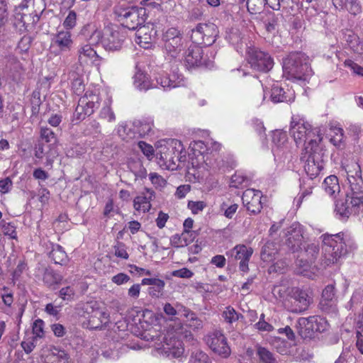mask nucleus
<instances>
[{"label": "nucleus", "mask_w": 363, "mask_h": 363, "mask_svg": "<svg viewBox=\"0 0 363 363\" xmlns=\"http://www.w3.org/2000/svg\"><path fill=\"white\" fill-rule=\"evenodd\" d=\"M349 189L344 200H338L335 204V212L341 220L347 219L351 215L363 211V179H350Z\"/></svg>", "instance_id": "obj_1"}, {"label": "nucleus", "mask_w": 363, "mask_h": 363, "mask_svg": "<svg viewBox=\"0 0 363 363\" xmlns=\"http://www.w3.org/2000/svg\"><path fill=\"white\" fill-rule=\"evenodd\" d=\"M283 72L289 79L306 81L313 75L308 57L301 52H294L283 60Z\"/></svg>", "instance_id": "obj_2"}, {"label": "nucleus", "mask_w": 363, "mask_h": 363, "mask_svg": "<svg viewBox=\"0 0 363 363\" xmlns=\"http://www.w3.org/2000/svg\"><path fill=\"white\" fill-rule=\"evenodd\" d=\"M323 238L322 264L324 267L338 262L347 253L346 240L342 233L335 235L325 234Z\"/></svg>", "instance_id": "obj_3"}, {"label": "nucleus", "mask_w": 363, "mask_h": 363, "mask_svg": "<svg viewBox=\"0 0 363 363\" xmlns=\"http://www.w3.org/2000/svg\"><path fill=\"white\" fill-rule=\"evenodd\" d=\"M113 13L121 25L129 30H138V38L145 28L146 10L143 7L116 6Z\"/></svg>", "instance_id": "obj_4"}, {"label": "nucleus", "mask_w": 363, "mask_h": 363, "mask_svg": "<svg viewBox=\"0 0 363 363\" xmlns=\"http://www.w3.org/2000/svg\"><path fill=\"white\" fill-rule=\"evenodd\" d=\"M154 333L155 335L152 334V331L146 332L142 334V337L147 342H154L155 348L167 356L176 357L183 353L181 342L175 335L168 333L167 335H158L156 331Z\"/></svg>", "instance_id": "obj_5"}, {"label": "nucleus", "mask_w": 363, "mask_h": 363, "mask_svg": "<svg viewBox=\"0 0 363 363\" xmlns=\"http://www.w3.org/2000/svg\"><path fill=\"white\" fill-rule=\"evenodd\" d=\"M290 134L294 139L297 145H305L308 141V149L318 145L321 139L317 135V131L311 128V125L303 119L293 116L290 125Z\"/></svg>", "instance_id": "obj_6"}, {"label": "nucleus", "mask_w": 363, "mask_h": 363, "mask_svg": "<svg viewBox=\"0 0 363 363\" xmlns=\"http://www.w3.org/2000/svg\"><path fill=\"white\" fill-rule=\"evenodd\" d=\"M304 152L301 153V160L305 161L304 169L310 179L318 177L324 167L325 152L320 147L315 145L308 149L305 147Z\"/></svg>", "instance_id": "obj_7"}, {"label": "nucleus", "mask_w": 363, "mask_h": 363, "mask_svg": "<svg viewBox=\"0 0 363 363\" xmlns=\"http://www.w3.org/2000/svg\"><path fill=\"white\" fill-rule=\"evenodd\" d=\"M313 302L308 293L298 287L292 288L284 301L286 309L294 313H301L309 308Z\"/></svg>", "instance_id": "obj_8"}, {"label": "nucleus", "mask_w": 363, "mask_h": 363, "mask_svg": "<svg viewBox=\"0 0 363 363\" xmlns=\"http://www.w3.org/2000/svg\"><path fill=\"white\" fill-rule=\"evenodd\" d=\"M297 324L299 327L298 333L304 339L313 338L316 333H323L329 328L327 320L318 315L300 318Z\"/></svg>", "instance_id": "obj_9"}, {"label": "nucleus", "mask_w": 363, "mask_h": 363, "mask_svg": "<svg viewBox=\"0 0 363 363\" xmlns=\"http://www.w3.org/2000/svg\"><path fill=\"white\" fill-rule=\"evenodd\" d=\"M218 33V27L213 23H198L191 30V40L194 45L210 46L215 43Z\"/></svg>", "instance_id": "obj_10"}, {"label": "nucleus", "mask_w": 363, "mask_h": 363, "mask_svg": "<svg viewBox=\"0 0 363 363\" xmlns=\"http://www.w3.org/2000/svg\"><path fill=\"white\" fill-rule=\"evenodd\" d=\"M162 40L166 52L173 58L178 57L186 47L182 33L175 28H169L163 34Z\"/></svg>", "instance_id": "obj_11"}, {"label": "nucleus", "mask_w": 363, "mask_h": 363, "mask_svg": "<svg viewBox=\"0 0 363 363\" xmlns=\"http://www.w3.org/2000/svg\"><path fill=\"white\" fill-rule=\"evenodd\" d=\"M246 55L248 63L255 70L268 72L274 66V60L271 55L258 48L248 47Z\"/></svg>", "instance_id": "obj_12"}, {"label": "nucleus", "mask_w": 363, "mask_h": 363, "mask_svg": "<svg viewBox=\"0 0 363 363\" xmlns=\"http://www.w3.org/2000/svg\"><path fill=\"white\" fill-rule=\"evenodd\" d=\"M167 145L161 146L160 152L157 154V158L163 162L168 169H177V165L176 162V157L174 155V149L177 151L183 150L184 147L182 143L178 140H171L167 143Z\"/></svg>", "instance_id": "obj_13"}, {"label": "nucleus", "mask_w": 363, "mask_h": 363, "mask_svg": "<svg viewBox=\"0 0 363 363\" xmlns=\"http://www.w3.org/2000/svg\"><path fill=\"white\" fill-rule=\"evenodd\" d=\"M184 63L187 69L196 67H208L210 61H208L203 55V50L201 47L196 45H190L184 55Z\"/></svg>", "instance_id": "obj_14"}, {"label": "nucleus", "mask_w": 363, "mask_h": 363, "mask_svg": "<svg viewBox=\"0 0 363 363\" xmlns=\"http://www.w3.org/2000/svg\"><path fill=\"white\" fill-rule=\"evenodd\" d=\"M99 107V96L95 94L86 93L78 101L74 111L76 119L82 121L86 116H91L96 108Z\"/></svg>", "instance_id": "obj_15"}, {"label": "nucleus", "mask_w": 363, "mask_h": 363, "mask_svg": "<svg viewBox=\"0 0 363 363\" xmlns=\"http://www.w3.org/2000/svg\"><path fill=\"white\" fill-rule=\"evenodd\" d=\"M285 245L292 252L301 249L303 242V229L299 223H294L284 230Z\"/></svg>", "instance_id": "obj_16"}, {"label": "nucleus", "mask_w": 363, "mask_h": 363, "mask_svg": "<svg viewBox=\"0 0 363 363\" xmlns=\"http://www.w3.org/2000/svg\"><path fill=\"white\" fill-rule=\"evenodd\" d=\"M206 342L211 350L223 357H228L230 354V348L227 343V339L219 330H216L208 335Z\"/></svg>", "instance_id": "obj_17"}, {"label": "nucleus", "mask_w": 363, "mask_h": 363, "mask_svg": "<svg viewBox=\"0 0 363 363\" xmlns=\"http://www.w3.org/2000/svg\"><path fill=\"white\" fill-rule=\"evenodd\" d=\"M262 196L260 191L253 189H247L243 192L242 203L250 213L256 215L260 213L262 208Z\"/></svg>", "instance_id": "obj_18"}, {"label": "nucleus", "mask_w": 363, "mask_h": 363, "mask_svg": "<svg viewBox=\"0 0 363 363\" xmlns=\"http://www.w3.org/2000/svg\"><path fill=\"white\" fill-rule=\"evenodd\" d=\"M35 276L43 277L45 285L50 289H55L63 279L60 274L55 272L50 267L40 263L35 268Z\"/></svg>", "instance_id": "obj_19"}, {"label": "nucleus", "mask_w": 363, "mask_h": 363, "mask_svg": "<svg viewBox=\"0 0 363 363\" xmlns=\"http://www.w3.org/2000/svg\"><path fill=\"white\" fill-rule=\"evenodd\" d=\"M190 147L197 160L196 162L192 161L193 166L199 167L203 163H205L208 167L213 165V162L208 156L211 150L208 144H206L201 140H198L191 143Z\"/></svg>", "instance_id": "obj_20"}, {"label": "nucleus", "mask_w": 363, "mask_h": 363, "mask_svg": "<svg viewBox=\"0 0 363 363\" xmlns=\"http://www.w3.org/2000/svg\"><path fill=\"white\" fill-rule=\"evenodd\" d=\"M253 253L252 247L244 245H238L230 251L227 252L228 255L234 256L235 259L240 260L239 268L243 272L249 270L248 263Z\"/></svg>", "instance_id": "obj_21"}, {"label": "nucleus", "mask_w": 363, "mask_h": 363, "mask_svg": "<svg viewBox=\"0 0 363 363\" xmlns=\"http://www.w3.org/2000/svg\"><path fill=\"white\" fill-rule=\"evenodd\" d=\"M183 75L176 70H172L171 73L164 72L158 73L155 77L157 84L164 89H170L180 86L183 84Z\"/></svg>", "instance_id": "obj_22"}, {"label": "nucleus", "mask_w": 363, "mask_h": 363, "mask_svg": "<svg viewBox=\"0 0 363 363\" xmlns=\"http://www.w3.org/2000/svg\"><path fill=\"white\" fill-rule=\"evenodd\" d=\"M123 40L124 35L123 34L118 30H113L104 37L102 43L106 50L113 51L121 48Z\"/></svg>", "instance_id": "obj_23"}, {"label": "nucleus", "mask_w": 363, "mask_h": 363, "mask_svg": "<svg viewBox=\"0 0 363 363\" xmlns=\"http://www.w3.org/2000/svg\"><path fill=\"white\" fill-rule=\"evenodd\" d=\"M52 43L62 52L69 50L73 44L70 32L67 30L59 31L52 38Z\"/></svg>", "instance_id": "obj_24"}, {"label": "nucleus", "mask_w": 363, "mask_h": 363, "mask_svg": "<svg viewBox=\"0 0 363 363\" xmlns=\"http://www.w3.org/2000/svg\"><path fill=\"white\" fill-rule=\"evenodd\" d=\"M294 98V92L291 89L285 91L278 85H274L272 88L271 99L274 103L291 102Z\"/></svg>", "instance_id": "obj_25"}, {"label": "nucleus", "mask_w": 363, "mask_h": 363, "mask_svg": "<svg viewBox=\"0 0 363 363\" xmlns=\"http://www.w3.org/2000/svg\"><path fill=\"white\" fill-rule=\"evenodd\" d=\"M146 193L143 196H136L133 201V206L136 211H148L150 208V201L155 198L154 191L146 189Z\"/></svg>", "instance_id": "obj_26"}, {"label": "nucleus", "mask_w": 363, "mask_h": 363, "mask_svg": "<svg viewBox=\"0 0 363 363\" xmlns=\"http://www.w3.org/2000/svg\"><path fill=\"white\" fill-rule=\"evenodd\" d=\"M334 6L340 10L345 9L351 14L357 15L361 12V6L358 0H332Z\"/></svg>", "instance_id": "obj_27"}, {"label": "nucleus", "mask_w": 363, "mask_h": 363, "mask_svg": "<svg viewBox=\"0 0 363 363\" xmlns=\"http://www.w3.org/2000/svg\"><path fill=\"white\" fill-rule=\"evenodd\" d=\"M320 247L316 243H309L304 246V249L301 251V257L306 259L307 263L312 264L315 261L319 255Z\"/></svg>", "instance_id": "obj_28"}, {"label": "nucleus", "mask_w": 363, "mask_h": 363, "mask_svg": "<svg viewBox=\"0 0 363 363\" xmlns=\"http://www.w3.org/2000/svg\"><path fill=\"white\" fill-rule=\"evenodd\" d=\"M9 77L17 84L21 82L22 79V66L20 61L15 57H11L9 62Z\"/></svg>", "instance_id": "obj_29"}, {"label": "nucleus", "mask_w": 363, "mask_h": 363, "mask_svg": "<svg viewBox=\"0 0 363 363\" xmlns=\"http://www.w3.org/2000/svg\"><path fill=\"white\" fill-rule=\"evenodd\" d=\"M322 186L325 191L331 196H335L340 191L338 179L335 175L326 177Z\"/></svg>", "instance_id": "obj_30"}, {"label": "nucleus", "mask_w": 363, "mask_h": 363, "mask_svg": "<svg viewBox=\"0 0 363 363\" xmlns=\"http://www.w3.org/2000/svg\"><path fill=\"white\" fill-rule=\"evenodd\" d=\"M50 258L56 264L65 265L68 262V256L60 245H55L49 253Z\"/></svg>", "instance_id": "obj_31"}, {"label": "nucleus", "mask_w": 363, "mask_h": 363, "mask_svg": "<svg viewBox=\"0 0 363 363\" xmlns=\"http://www.w3.org/2000/svg\"><path fill=\"white\" fill-rule=\"evenodd\" d=\"M68 355L65 350L54 347L46 357L47 363H68Z\"/></svg>", "instance_id": "obj_32"}, {"label": "nucleus", "mask_w": 363, "mask_h": 363, "mask_svg": "<svg viewBox=\"0 0 363 363\" xmlns=\"http://www.w3.org/2000/svg\"><path fill=\"white\" fill-rule=\"evenodd\" d=\"M320 310L331 315L337 314V300L321 298L318 304Z\"/></svg>", "instance_id": "obj_33"}, {"label": "nucleus", "mask_w": 363, "mask_h": 363, "mask_svg": "<svg viewBox=\"0 0 363 363\" xmlns=\"http://www.w3.org/2000/svg\"><path fill=\"white\" fill-rule=\"evenodd\" d=\"M277 253L276 244L274 242L267 241L262 248L261 259L264 262L271 261Z\"/></svg>", "instance_id": "obj_34"}, {"label": "nucleus", "mask_w": 363, "mask_h": 363, "mask_svg": "<svg viewBox=\"0 0 363 363\" xmlns=\"http://www.w3.org/2000/svg\"><path fill=\"white\" fill-rule=\"evenodd\" d=\"M222 317L228 324H232L240 318H243L241 313H238L235 308L230 306H227L222 313Z\"/></svg>", "instance_id": "obj_35"}, {"label": "nucleus", "mask_w": 363, "mask_h": 363, "mask_svg": "<svg viewBox=\"0 0 363 363\" xmlns=\"http://www.w3.org/2000/svg\"><path fill=\"white\" fill-rule=\"evenodd\" d=\"M164 286V281L157 279L152 286L148 288V294L152 298H160L163 295Z\"/></svg>", "instance_id": "obj_36"}, {"label": "nucleus", "mask_w": 363, "mask_h": 363, "mask_svg": "<svg viewBox=\"0 0 363 363\" xmlns=\"http://www.w3.org/2000/svg\"><path fill=\"white\" fill-rule=\"evenodd\" d=\"M267 0H247L246 6L251 14L259 13L267 5Z\"/></svg>", "instance_id": "obj_37"}, {"label": "nucleus", "mask_w": 363, "mask_h": 363, "mask_svg": "<svg viewBox=\"0 0 363 363\" xmlns=\"http://www.w3.org/2000/svg\"><path fill=\"white\" fill-rule=\"evenodd\" d=\"M134 84L140 90H147L150 88L147 77L143 72H138L134 76Z\"/></svg>", "instance_id": "obj_38"}, {"label": "nucleus", "mask_w": 363, "mask_h": 363, "mask_svg": "<svg viewBox=\"0 0 363 363\" xmlns=\"http://www.w3.org/2000/svg\"><path fill=\"white\" fill-rule=\"evenodd\" d=\"M79 61L86 62V59L93 58L96 55V52L89 45H85L81 47L78 51Z\"/></svg>", "instance_id": "obj_39"}, {"label": "nucleus", "mask_w": 363, "mask_h": 363, "mask_svg": "<svg viewBox=\"0 0 363 363\" xmlns=\"http://www.w3.org/2000/svg\"><path fill=\"white\" fill-rule=\"evenodd\" d=\"M346 172L347 180L352 178H362V171L359 164L357 162H352L346 166Z\"/></svg>", "instance_id": "obj_40"}, {"label": "nucleus", "mask_w": 363, "mask_h": 363, "mask_svg": "<svg viewBox=\"0 0 363 363\" xmlns=\"http://www.w3.org/2000/svg\"><path fill=\"white\" fill-rule=\"evenodd\" d=\"M40 133L41 139L45 140V142L50 144H55L57 143V135L51 128L41 127Z\"/></svg>", "instance_id": "obj_41"}, {"label": "nucleus", "mask_w": 363, "mask_h": 363, "mask_svg": "<svg viewBox=\"0 0 363 363\" xmlns=\"http://www.w3.org/2000/svg\"><path fill=\"white\" fill-rule=\"evenodd\" d=\"M329 135L330 136V141L335 145H339L344 138L343 130L340 127H332L330 130Z\"/></svg>", "instance_id": "obj_42"}, {"label": "nucleus", "mask_w": 363, "mask_h": 363, "mask_svg": "<svg viewBox=\"0 0 363 363\" xmlns=\"http://www.w3.org/2000/svg\"><path fill=\"white\" fill-rule=\"evenodd\" d=\"M137 130L141 137H144L148 135L152 129L153 123L148 121H140L135 122Z\"/></svg>", "instance_id": "obj_43"}, {"label": "nucleus", "mask_w": 363, "mask_h": 363, "mask_svg": "<svg viewBox=\"0 0 363 363\" xmlns=\"http://www.w3.org/2000/svg\"><path fill=\"white\" fill-rule=\"evenodd\" d=\"M189 363H211V362L205 352L196 350L192 352Z\"/></svg>", "instance_id": "obj_44"}, {"label": "nucleus", "mask_w": 363, "mask_h": 363, "mask_svg": "<svg viewBox=\"0 0 363 363\" xmlns=\"http://www.w3.org/2000/svg\"><path fill=\"white\" fill-rule=\"evenodd\" d=\"M335 363H357V359L349 348L342 350L338 359Z\"/></svg>", "instance_id": "obj_45"}, {"label": "nucleus", "mask_w": 363, "mask_h": 363, "mask_svg": "<svg viewBox=\"0 0 363 363\" xmlns=\"http://www.w3.org/2000/svg\"><path fill=\"white\" fill-rule=\"evenodd\" d=\"M99 117L109 123L114 122L116 116L110 105H106L103 107L100 111Z\"/></svg>", "instance_id": "obj_46"}, {"label": "nucleus", "mask_w": 363, "mask_h": 363, "mask_svg": "<svg viewBox=\"0 0 363 363\" xmlns=\"http://www.w3.org/2000/svg\"><path fill=\"white\" fill-rule=\"evenodd\" d=\"M287 141V135L285 132L276 130L272 135V142L277 147H281Z\"/></svg>", "instance_id": "obj_47"}, {"label": "nucleus", "mask_w": 363, "mask_h": 363, "mask_svg": "<svg viewBox=\"0 0 363 363\" xmlns=\"http://www.w3.org/2000/svg\"><path fill=\"white\" fill-rule=\"evenodd\" d=\"M72 89L73 92L78 96L82 94L84 91V84L82 79L79 77H75L74 76L72 82Z\"/></svg>", "instance_id": "obj_48"}, {"label": "nucleus", "mask_w": 363, "mask_h": 363, "mask_svg": "<svg viewBox=\"0 0 363 363\" xmlns=\"http://www.w3.org/2000/svg\"><path fill=\"white\" fill-rule=\"evenodd\" d=\"M206 207V203L203 201H190L188 203V208L194 214H197L200 211H202Z\"/></svg>", "instance_id": "obj_49"}, {"label": "nucleus", "mask_w": 363, "mask_h": 363, "mask_svg": "<svg viewBox=\"0 0 363 363\" xmlns=\"http://www.w3.org/2000/svg\"><path fill=\"white\" fill-rule=\"evenodd\" d=\"M77 14L74 11H69L67 16L65 18L63 22V26L66 29H72L76 25Z\"/></svg>", "instance_id": "obj_50"}, {"label": "nucleus", "mask_w": 363, "mask_h": 363, "mask_svg": "<svg viewBox=\"0 0 363 363\" xmlns=\"http://www.w3.org/2000/svg\"><path fill=\"white\" fill-rule=\"evenodd\" d=\"M114 254L117 257L127 259L128 258V254L126 251V247L124 243L118 242L114 246Z\"/></svg>", "instance_id": "obj_51"}, {"label": "nucleus", "mask_w": 363, "mask_h": 363, "mask_svg": "<svg viewBox=\"0 0 363 363\" xmlns=\"http://www.w3.org/2000/svg\"><path fill=\"white\" fill-rule=\"evenodd\" d=\"M74 294L75 291L71 286L64 287L59 291V296L65 301L72 300L74 298Z\"/></svg>", "instance_id": "obj_52"}, {"label": "nucleus", "mask_w": 363, "mask_h": 363, "mask_svg": "<svg viewBox=\"0 0 363 363\" xmlns=\"http://www.w3.org/2000/svg\"><path fill=\"white\" fill-rule=\"evenodd\" d=\"M138 146L143 153L148 158L150 159L154 155V149L152 145L146 143L144 141H140Z\"/></svg>", "instance_id": "obj_53"}, {"label": "nucleus", "mask_w": 363, "mask_h": 363, "mask_svg": "<svg viewBox=\"0 0 363 363\" xmlns=\"http://www.w3.org/2000/svg\"><path fill=\"white\" fill-rule=\"evenodd\" d=\"M43 325L44 322L40 320H36L33 324V335L37 338L41 337L43 335Z\"/></svg>", "instance_id": "obj_54"}, {"label": "nucleus", "mask_w": 363, "mask_h": 363, "mask_svg": "<svg viewBox=\"0 0 363 363\" xmlns=\"http://www.w3.org/2000/svg\"><path fill=\"white\" fill-rule=\"evenodd\" d=\"M321 298L337 300L335 297V289L333 284L327 285L322 292Z\"/></svg>", "instance_id": "obj_55"}, {"label": "nucleus", "mask_w": 363, "mask_h": 363, "mask_svg": "<svg viewBox=\"0 0 363 363\" xmlns=\"http://www.w3.org/2000/svg\"><path fill=\"white\" fill-rule=\"evenodd\" d=\"M171 245L174 247L187 246L182 234H175L170 238Z\"/></svg>", "instance_id": "obj_56"}, {"label": "nucleus", "mask_w": 363, "mask_h": 363, "mask_svg": "<svg viewBox=\"0 0 363 363\" xmlns=\"http://www.w3.org/2000/svg\"><path fill=\"white\" fill-rule=\"evenodd\" d=\"M150 179L151 182L157 187H163L166 185V180L157 173L150 174Z\"/></svg>", "instance_id": "obj_57"}, {"label": "nucleus", "mask_w": 363, "mask_h": 363, "mask_svg": "<svg viewBox=\"0 0 363 363\" xmlns=\"http://www.w3.org/2000/svg\"><path fill=\"white\" fill-rule=\"evenodd\" d=\"M187 322L189 326L194 330H199L203 327V321L198 318L196 313L187 320Z\"/></svg>", "instance_id": "obj_58"}, {"label": "nucleus", "mask_w": 363, "mask_h": 363, "mask_svg": "<svg viewBox=\"0 0 363 363\" xmlns=\"http://www.w3.org/2000/svg\"><path fill=\"white\" fill-rule=\"evenodd\" d=\"M345 65L350 67L353 72L357 75L363 77V67L356 64L350 60H345Z\"/></svg>", "instance_id": "obj_59"}, {"label": "nucleus", "mask_w": 363, "mask_h": 363, "mask_svg": "<svg viewBox=\"0 0 363 363\" xmlns=\"http://www.w3.org/2000/svg\"><path fill=\"white\" fill-rule=\"evenodd\" d=\"M172 275L179 278H191L194 275V273L189 269L184 267L173 271Z\"/></svg>", "instance_id": "obj_60"}, {"label": "nucleus", "mask_w": 363, "mask_h": 363, "mask_svg": "<svg viewBox=\"0 0 363 363\" xmlns=\"http://www.w3.org/2000/svg\"><path fill=\"white\" fill-rule=\"evenodd\" d=\"M130 279V277L124 273H119L113 276L111 279L112 281L117 285H121L127 283Z\"/></svg>", "instance_id": "obj_61"}, {"label": "nucleus", "mask_w": 363, "mask_h": 363, "mask_svg": "<svg viewBox=\"0 0 363 363\" xmlns=\"http://www.w3.org/2000/svg\"><path fill=\"white\" fill-rule=\"evenodd\" d=\"M23 11V4L21 3L18 4V6H16L14 9V18H15V23L14 25L16 27H18L21 23L23 22V13L21 12Z\"/></svg>", "instance_id": "obj_62"}, {"label": "nucleus", "mask_w": 363, "mask_h": 363, "mask_svg": "<svg viewBox=\"0 0 363 363\" xmlns=\"http://www.w3.org/2000/svg\"><path fill=\"white\" fill-rule=\"evenodd\" d=\"M140 293V284H135L132 285L128 291V295L130 298L133 299H137Z\"/></svg>", "instance_id": "obj_63"}, {"label": "nucleus", "mask_w": 363, "mask_h": 363, "mask_svg": "<svg viewBox=\"0 0 363 363\" xmlns=\"http://www.w3.org/2000/svg\"><path fill=\"white\" fill-rule=\"evenodd\" d=\"M163 311L164 313L170 318L171 320H173V317L177 314L178 308H175L169 303H166L164 305Z\"/></svg>", "instance_id": "obj_64"}]
</instances>
